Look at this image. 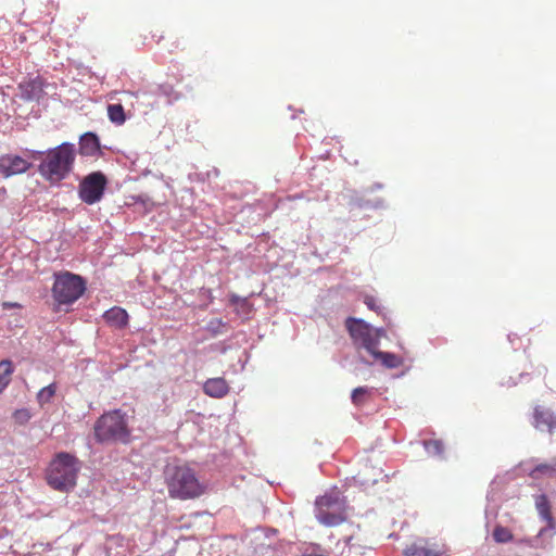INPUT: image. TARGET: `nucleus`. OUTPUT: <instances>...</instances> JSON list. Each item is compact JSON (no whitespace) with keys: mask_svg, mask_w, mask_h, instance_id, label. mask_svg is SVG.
<instances>
[{"mask_svg":"<svg viewBox=\"0 0 556 556\" xmlns=\"http://www.w3.org/2000/svg\"><path fill=\"white\" fill-rule=\"evenodd\" d=\"M31 166V162L23 156L14 155V153H7L0 156V174L3 177L21 175V173L29 170Z\"/></svg>","mask_w":556,"mask_h":556,"instance_id":"10","label":"nucleus"},{"mask_svg":"<svg viewBox=\"0 0 556 556\" xmlns=\"http://www.w3.org/2000/svg\"><path fill=\"white\" fill-rule=\"evenodd\" d=\"M241 306H248V302L247 301H241Z\"/></svg>","mask_w":556,"mask_h":556,"instance_id":"28","label":"nucleus"},{"mask_svg":"<svg viewBox=\"0 0 556 556\" xmlns=\"http://www.w3.org/2000/svg\"><path fill=\"white\" fill-rule=\"evenodd\" d=\"M345 326L355 345L365 348L366 351L375 356L376 350L379 348L382 330H374L366 321L356 319V317H348Z\"/></svg>","mask_w":556,"mask_h":556,"instance_id":"7","label":"nucleus"},{"mask_svg":"<svg viewBox=\"0 0 556 556\" xmlns=\"http://www.w3.org/2000/svg\"><path fill=\"white\" fill-rule=\"evenodd\" d=\"M33 155L40 160V175L50 184H59L73 170L76 149L73 143L65 142L47 152H34Z\"/></svg>","mask_w":556,"mask_h":556,"instance_id":"1","label":"nucleus"},{"mask_svg":"<svg viewBox=\"0 0 556 556\" xmlns=\"http://www.w3.org/2000/svg\"><path fill=\"white\" fill-rule=\"evenodd\" d=\"M370 394L371 390L368 387H357L352 392V402L355 405H363Z\"/></svg>","mask_w":556,"mask_h":556,"instance_id":"22","label":"nucleus"},{"mask_svg":"<svg viewBox=\"0 0 556 556\" xmlns=\"http://www.w3.org/2000/svg\"><path fill=\"white\" fill-rule=\"evenodd\" d=\"M364 303L368 308L375 309V312H379L380 307L376 303V299L372 296H365Z\"/></svg>","mask_w":556,"mask_h":556,"instance_id":"25","label":"nucleus"},{"mask_svg":"<svg viewBox=\"0 0 556 556\" xmlns=\"http://www.w3.org/2000/svg\"><path fill=\"white\" fill-rule=\"evenodd\" d=\"M492 535L494 541L498 542L500 544H505V542H509L514 538L509 528L503 526L495 527Z\"/></svg>","mask_w":556,"mask_h":556,"instance_id":"20","label":"nucleus"},{"mask_svg":"<svg viewBox=\"0 0 556 556\" xmlns=\"http://www.w3.org/2000/svg\"><path fill=\"white\" fill-rule=\"evenodd\" d=\"M14 372V365L10 359L0 361V392L7 389Z\"/></svg>","mask_w":556,"mask_h":556,"instance_id":"18","label":"nucleus"},{"mask_svg":"<svg viewBox=\"0 0 556 556\" xmlns=\"http://www.w3.org/2000/svg\"><path fill=\"white\" fill-rule=\"evenodd\" d=\"M426 451L430 454L439 455L444 452L443 443L440 440H429L425 442Z\"/></svg>","mask_w":556,"mask_h":556,"instance_id":"24","label":"nucleus"},{"mask_svg":"<svg viewBox=\"0 0 556 556\" xmlns=\"http://www.w3.org/2000/svg\"><path fill=\"white\" fill-rule=\"evenodd\" d=\"M94 438L99 443H129L131 431L127 422V414L122 409H112L100 416L93 426Z\"/></svg>","mask_w":556,"mask_h":556,"instance_id":"3","label":"nucleus"},{"mask_svg":"<svg viewBox=\"0 0 556 556\" xmlns=\"http://www.w3.org/2000/svg\"><path fill=\"white\" fill-rule=\"evenodd\" d=\"M108 114L112 123L123 124L126 122V113L123 104H109Z\"/></svg>","mask_w":556,"mask_h":556,"instance_id":"19","label":"nucleus"},{"mask_svg":"<svg viewBox=\"0 0 556 556\" xmlns=\"http://www.w3.org/2000/svg\"><path fill=\"white\" fill-rule=\"evenodd\" d=\"M108 186L106 175L101 170L86 175L78 185V197L88 205L100 202Z\"/></svg>","mask_w":556,"mask_h":556,"instance_id":"8","label":"nucleus"},{"mask_svg":"<svg viewBox=\"0 0 556 556\" xmlns=\"http://www.w3.org/2000/svg\"><path fill=\"white\" fill-rule=\"evenodd\" d=\"M374 357L380 361L386 368H399V366L403 365L402 356L392 354V352H382L379 348L376 349Z\"/></svg>","mask_w":556,"mask_h":556,"instance_id":"17","label":"nucleus"},{"mask_svg":"<svg viewBox=\"0 0 556 556\" xmlns=\"http://www.w3.org/2000/svg\"><path fill=\"white\" fill-rule=\"evenodd\" d=\"M545 533V528H543L540 532H539V535H544Z\"/></svg>","mask_w":556,"mask_h":556,"instance_id":"27","label":"nucleus"},{"mask_svg":"<svg viewBox=\"0 0 556 556\" xmlns=\"http://www.w3.org/2000/svg\"><path fill=\"white\" fill-rule=\"evenodd\" d=\"M237 300H238V299H237L236 296H232V298H231V301H232V302H237Z\"/></svg>","mask_w":556,"mask_h":556,"instance_id":"29","label":"nucleus"},{"mask_svg":"<svg viewBox=\"0 0 556 556\" xmlns=\"http://www.w3.org/2000/svg\"><path fill=\"white\" fill-rule=\"evenodd\" d=\"M315 516L326 527H336L346 518V502L339 493H326L315 502Z\"/></svg>","mask_w":556,"mask_h":556,"instance_id":"6","label":"nucleus"},{"mask_svg":"<svg viewBox=\"0 0 556 556\" xmlns=\"http://www.w3.org/2000/svg\"><path fill=\"white\" fill-rule=\"evenodd\" d=\"M535 508L541 518L547 521L548 526L553 528L554 517L552 513V506L549 501L544 493L535 496L534 498Z\"/></svg>","mask_w":556,"mask_h":556,"instance_id":"16","label":"nucleus"},{"mask_svg":"<svg viewBox=\"0 0 556 556\" xmlns=\"http://www.w3.org/2000/svg\"><path fill=\"white\" fill-rule=\"evenodd\" d=\"M86 281L79 275L71 271H62L55 275L52 285V298L59 304H72L85 293Z\"/></svg>","mask_w":556,"mask_h":556,"instance_id":"5","label":"nucleus"},{"mask_svg":"<svg viewBox=\"0 0 556 556\" xmlns=\"http://www.w3.org/2000/svg\"><path fill=\"white\" fill-rule=\"evenodd\" d=\"M30 417L31 414L27 408L15 409V412L13 413V419L15 424H18L20 426H24V424L30 421Z\"/></svg>","mask_w":556,"mask_h":556,"instance_id":"23","label":"nucleus"},{"mask_svg":"<svg viewBox=\"0 0 556 556\" xmlns=\"http://www.w3.org/2000/svg\"><path fill=\"white\" fill-rule=\"evenodd\" d=\"M78 151L83 156H97L100 152V139L97 135L85 134L80 137Z\"/></svg>","mask_w":556,"mask_h":556,"instance_id":"14","label":"nucleus"},{"mask_svg":"<svg viewBox=\"0 0 556 556\" xmlns=\"http://www.w3.org/2000/svg\"><path fill=\"white\" fill-rule=\"evenodd\" d=\"M304 556H319V555H311V554H306V555H304Z\"/></svg>","mask_w":556,"mask_h":556,"instance_id":"30","label":"nucleus"},{"mask_svg":"<svg viewBox=\"0 0 556 556\" xmlns=\"http://www.w3.org/2000/svg\"><path fill=\"white\" fill-rule=\"evenodd\" d=\"M3 308H12V307H21L20 303L16 302H3L2 303Z\"/></svg>","mask_w":556,"mask_h":556,"instance_id":"26","label":"nucleus"},{"mask_svg":"<svg viewBox=\"0 0 556 556\" xmlns=\"http://www.w3.org/2000/svg\"><path fill=\"white\" fill-rule=\"evenodd\" d=\"M55 392H56V384H49L47 387H43L37 393L38 403L40 405H45L47 403H50L52 396L55 395Z\"/></svg>","mask_w":556,"mask_h":556,"instance_id":"21","label":"nucleus"},{"mask_svg":"<svg viewBox=\"0 0 556 556\" xmlns=\"http://www.w3.org/2000/svg\"><path fill=\"white\" fill-rule=\"evenodd\" d=\"M103 319L110 326L116 327L117 329H123V327L128 325L129 315L126 308L121 306H113L104 312Z\"/></svg>","mask_w":556,"mask_h":556,"instance_id":"12","label":"nucleus"},{"mask_svg":"<svg viewBox=\"0 0 556 556\" xmlns=\"http://www.w3.org/2000/svg\"><path fill=\"white\" fill-rule=\"evenodd\" d=\"M531 424L535 430L555 434L556 432V413L545 405L536 404L533 406Z\"/></svg>","mask_w":556,"mask_h":556,"instance_id":"9","label":"nucleus"},{"mask_svg":"<svg viewBox=\"0 0 556 556\" xmlns=\"http://www.w3.org/2000/svg\"><path fill=\"white\" fill-rule=\"evenodd\" d=\"M166 484L170 497L193 498L205 492L203 483L199 482L193 469L188 466H176L166 471Z\"/></svg>","mask_w":556,"mask_h":556,"instance_id":"4","label":"nucleus"},{"mask_svg":"<svg viewBox=\"0 0 556 556\" xmlns=\"http://www.w3.org/2000/svg\"><path fill=\"white\" fill-rule=\"evenodd\" d=\"M80 463L71 453H56L46 471L47 483L59 492H70L77 484Z\"/></svg>","mask_w":556,"mask_h":556,"instance_id":"2","label":"nucleus"},{"mask_svg":"<svg viewBox=\"0 0 556 556\" xmlns=\"http://www.w3.org/2000/svg\"><path fill=\"white\" fill-rule=\"evenodd\" d=\"M531 479H554L556 477V458H553L548 463H540L534 466L528 473Z\"/></svg>","mask_w":556,"mask_h":556,"instance_id":"15","label":"nucleus"},{"mask_svg":"<svg viewBox=\"0 0 556 556\" xmlns=\"http://www.w3.org/2000/svg\"><path fill=\"white\" fill-rule=\"evenodd\" d=\"M445 552V545L430 544L427 540H420L404 548L405 556H441Z\"/></svg>","mask_w":556,"mask_h":556,"instance_id":"11","label":"nucleus"},{"mask_svg":"<svg viewBox=\"0 0 556 556\" xmlns=\"http://www.w3.org/2000/svg\"><path fill=\"white\" fill-rule=\"evenodd\" d=\"M204 393L214 399H223L229 392L227 380L222 377L208 378L203 384Z\"/></svg>","mask_w":556,"mask_h":556,"instance_id":"13","label":"nucleus"}]
</instances>
